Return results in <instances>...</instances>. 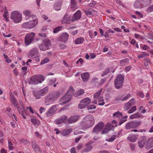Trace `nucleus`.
<instances>
[{
    "label": "nucleus",
    "mask_w": 153,
    "mask_h": 153,
    "mask_svg": "<svg viewBox=\"0 0 153 153\" xmlns=\"http://www.w3.org/2000/svg\"><path fill=\"white\" fill-rule=\"evenodd\" d=\"M36 34L33 32L28 33L25 37V43L26 45L31 44L33 41Z\"/></svg>",
    "instance_id": "nucleus-9"
},
{
    "label": "nucleus",
    "mask_w": 153,
    "mask_h": 153,
    "mask_svg": "<svg viewBox=\"0 0 153 153\" xmlns=\"http://www.w3.org/2000/svg\"><path fill=\"white\" fill-rule=\"evenodd\" d=\"M60 95L61 94L59 91H54L50 93L45 98V105H49L50 103L56 101Z\"/></svg>",
    "instance_id": "nucleus-2"
},
{
    "label": "nucleus",
    "mask_w": 153,
    "mask_h": 153,
    "mask_svg": "<svg viewBox=\"0 0 153 153\" xmlns=\"http://www.w3.org/2000/svg\"><path fill=\"white\" fill-rule=\"evenodd\" d=\"M131 107V105L128 103V102H127L125 105L124 107V108L125 111H127Z\"/></svg>",
    "instance_id": "nucleus-51"
},
{
    "label": "nucleus",
    "mask_w": 153,
    "mask_h": 153,
    "mask_svg": "<svg viewBox=\"0 0 153 153\" xmlns=\"http://www.w3.org/2000/svg\"><path fill=\"white\" fill-rule=\"evenodd\" d=\"M79 115H73L70 117L67 120V122L69 124H71L76 122L79 118Z\"/></svg>",
    "instance_id": "nucleus-16"
},
{
    "label": "nucleus",
    "mask_w": 153,
    "mask_h": 153,
    "mask_svg": "<svg viewBox=\"0 0 153 153\" xmlns=\"http://www.w3.org/2000/svg\"><path fill=\"white\" fill-rule=\"evenodd\" d=\"M137 135L135 134L130 135L127 138V139L132 142H134L137 139Z\"/></svg>",
    "instance_id": "nucleus-29"
},
{
    "label": "nucleus",
    "mask_w": 153,
    "mask_h": 153,
    "mask_svg": "<svg viewBox=\"0 0 153 153\" xmlns=\"http://www.w3.org/2000/svg\"><path fill=\"white\" fill-rule=\"evenodd\" d=\"M131 94H128L126 95L125 97H123H123H122V101L126 100L131 97Z\"/></svg>",
    "instance_id": "nucleus-56"
},
{
    "label": "nucleus",
    "mask_w": 153,
    "mask_h": 153,
    "mask_svg": "<svg viewBox=\"0 0 153 153\" xmlns=\"http://www.w3.org/2000/svg\"><path fill=\"white\" fill-rule=\"evenodd\" d=\"M4 134L2 131H0V143H2L3 142L4 139L3 137H4Z\"/></svg>",
    "instance_id": "nucleus-52"
},
{
    "label": "nucleus",
    "mask_w": 153,
    "mask_h": 153,
    "mask_svg": "<svg viewBox=\"0 0 153 153\" xmlns=\"http://www.w3.org/2000/svg\"><path fill=\"white\" fill-rule=\"evenodd\" d=\"M141 122L140 121H131L126 123L125 128L126 129H130L131 128L135 129L138 127L141 124Z\"/></svg>",
    "instance_id": "nucleus-6"
},
{
    "label": "nucleus",
    "mask_w": 153,
    "mask_h": 153,
    "mask_svg": "<svg viewBox=\"0 0 153 153\" xmlns=\"http://www.w3.org/2000/svg\"><path fill=\"white\" fill-rule=\"evenodd\" d=\"M124 78L121 74H119L114 81V85L117 89H119L123 86Z\"/></svg>",
    "instance_id": "nucleus-7"
},
{
    "label": "nucleus",
    "mask_w": 153,
    "mask_h": 153,
    "mask_svg": "<svg viewBox=\"0 0 153 153\" xmlns=\"http://www.w3.org/2000/svg\"><path fill=\"white\" fill-rule=\"evenodd\" d=\"M43 42L40 44L39 47L42 51H45L48 49L49 47L51 46V42L49 39L43 40Z\"/></svg>",
    "instance_id": "nucleus-8"
},
{
    "label": "nucleus",
    "mask_w": 153,
    "mask_h": 153,
    "mask_svg": "<svg viewBox=\"0 0 153 153\" xmlns=\"http://www.w3.org/2000/svg\"><path fill=\"white\" fill-rule=\"evenodd\" d=\"M95 120L92 115L89 114L85 116L80 123L84 128L86 129L93 126L94 124Z\"/></svg>",
    "instance_id": "nucleus-1"
},
{
    "label": "nucleus",
    "mask_w": 153,
    "mask_h": 153,
    "mask_svg": "<svg viewBox=\"0 0 153 153\" xmlns=\"http://www.w3.org/2000/svg\"><path fill=\"white\" fill-rule=\"evenodd\" d=\"M44 80V78L43 75H36L31 77L28 82L29 84L36 85L41 83Z\"/></svg>",
    "instance_id": "nucleus-4"
},
{
    "label": "nucleus",
    "mask_w": 153,
    "mask_h": 153,
    "mask_svg": "<svg viewBox=\"0 0 153 153\" xmlns=\"http://www.w3.org/2000/svg\"><path fill=\"white\" fill-rule=\"evenodd\" d=\"M128 103L131 106L132 105H134L135 103V100L134 98H131L128 102Z\"/></svg>",
    "instance_id": "nucleus-57"
},
{
    "label": "nucleus",
    "mask_w": 153,
    "mask_h": 153,
    "mask_svg": "<svg viewBox=\"0 0 153 153\" xmlns=\"http://www.w3.org/2000/svg\"><path fill=\"white\" fill-rule=\"evenodd\" d=\"M128 117L127 116H125L122 117L120 119L119 123V125H121L122 124L126 121V119Z\"/></svg>",
    "instance_id": "nucleus-40"
},
{
    "label": "nucleus",
    "mask_w": 153,
    "mask_h": 153,
    "mask_svg": "<svg viewBox=\"0 0 153 153\" xmlns=\"http://www.w3.org/2000/svg\"><path fill=\"white\" fill-rule=\"evenodd\" d=\"M148 34V38L152 40H153V34L152 33H149Z\"/></svg>",
    "instance_id": "nucleus-64"
},
{
    "label": "nucleus",
    "mask_w": 153,
    "mask_h": 153,
    "mask_svg": "<svg viewBox=\"0 0 153 153\" xmlns=\"http://www.w3.org/2000/svg\"><path fill=\"white\" fill-rule=\"evenodd\" d=\"M91 102V100L88 97L82 99L78 105V107L80 109H82L86 107Z\"/></svg>",
    "instance_id": "nucleus-11"
},
{
    "label": "nucleus",
    "mask_w": 153,
    "mask_h": 153,
    "mask_svg": "<svg viewBox=\"0 0 153 153\" xmlns=\"http://www.w3.org/2000/svg\"><path fill=\"white\" fill-rule=\"evenodd\" d=\"M32 146L36 153H42L40 149L38 146L36 142L32 141L31 142Z\"/></svg>",
    "instance_id": "nucleus-24"
},
{
    "label": "nucleus",
    "mask_w": 153,
    "mask_h": 153,
    "mask_svg": "<svg viewBox=\"0 0 153 153\" xmlns=\"http://www.w3.org/2000/svg\"><path fill=\"white\" fill-rule=\"evenodd\" d=\"M114 127L113 125H111L110 123H107L105 126V127L108 128V129H110V131L111 130L112 128Z\"/></svg>",
    "instance_id": "nucleus-50"
},
{
    "label": "nucleus",
    "mask_w": 153,
    "mask_h": 153,
    "mask_svg": "<svg viewBox=\"0 0 153 153\" xmlns=\"http://www.w3.org/2000/svg\"><path fill=\"white\" fill-rule=\"evenodd\" d=\"M140 0H137L135 1L134 4V7L136 8H140L143 7V6L141 3Z\"/></svg>",
    "instance_id": "nucleus-32"
},
{
    "label": "nucleus",
    "mask_w": 153,
    "mask_h": 153,
    "mask_svg": "<svg viewBox=\"0 0 153 153\" xmlns=\"http://www.w3.org/2000/svg\"><path fill=\"white\" fill-rule=\"evenodd\" d=\"M62 23L69 24L72 22V17L71 16L66 14L65 15L61 20Z\"/></svg>",
    "instance_id": "nucleus-14"
},
{
    "label": "nucleus",
    "mask_w": 153,
    "mask_h": 153,
    "mask_svg": "<svg viewBox=\"0 0 153 153\" xmlns=\"http://www.w3.org/2000/svg\"><path fill=\"white\" fill-rule=\"evenodd\" d=\"M96 108V106L94 105H90L88 106L87 108L88 109H95Z\"/></svg>",
    "instance_id": "nucleus-62"
},
{
    "label": "nucleus",
    "mask_w": 153,
    "mask_h": 153,
    "mask_svg": "<svg viewBox=\"0 0 153 153\" xmlns=\"http://www.w3.org/2000/svg\"><path fill=\"white\" fill-rule=\"evenodd\" d=\"M129 61V59L127 58L123 59L120 61H119V62L121 65H123L126 64L127 63H128Z\"/></svg>",
    "instance_id": "nucleus-42"
},
{
    "label": "nucleus",
    "mask_w": 153,
    "mask_h": 153,
    "mask_svg": "<svg viewBox=\"0 0 153 153\" xmlns=\"http://www.w3.org/2000/svg\"><path fill=\"white\" fill-rule=\"evenodd\" d=\"M62 3L60 1H57L54 4L53 9L56 11H59L61 9Z\"/></svg>",
    "instance_id": "nucleus-25"
},
{
    "label": "nucleus",
    "mask_w": 153,
    "mask_h": 153,
    "mask_svg": "<svg viewBox=\"0 0 153 153\" xmlns=\"http://www.w3.org/2000/svg\"><path fill=\"white\" fill-rule=\"evenodd\" d=\"M67 118L68 117L66 116L63 115L61 116L58 119L56 120L55 121V122L57 124H60L64 122L65 120L67 119Z\"/></svg>",
    "instance_id": "nucleus-23"
},
{
    "label": "nucleus",
    "mask_w": 153,
    "mask_h": 153,
    "mask_svg": "<svg viewBox=\"0 0 153 153\" xmlns=\"http://www.w3.org/2000/svg\"><path fill=\"white\" fill-rule=\"evenodd\" d=\"M146 11L147 13L153 12V5L149 6L146 10Z\"/></svg>",
    "instance_id": "nucleus-43"
},
{
    "label": "nucleus",
    "mask_w": 153,
    "mask_h": 153,
    "mask_svg": "<svg viewBox=\"0 0 153 153\" xmlns=\"http://www.w3.org/2000/svg\"><path fill=\"white\" fill-rule=\"evenodd\" d=\"M113 116L114 118H120L122 116V113L119 111L114 113Z\"/></svg>",
    "instance_id": "nucleus-38"
},
{
    "label": "nucleus",
    "mask_w": 153,
    "mask_h": 153,
    "mask_svg": "<svg viewBox=\"0 0 153 153\" xmlns=\"http://www.w3.org/2000/svg\"><path fill=\"white\" fill-rule=\"evenodd\" d=\"M110 131V129H108L107 128L105 127V128L103 129V131L101 132L102 134H105L108 132Z\"/></svg>",
    "instance_id": "nucleus-61"
},
{
    "label": "nucleus",
    "mask_w": 153,
    "mask_h": 153,
    "mask_svg": "<svg viewBox=\"0 0 153 153\" xmlns=\"http://www.w3.org/2000/svg\"><path fill=\"white\" fill-rule=\"evenodd\" d=\"M81 17V12L78 10L74 14L72 17V22L76 21L79 20Z\"/></svg>",
    "instance_id": "nucleus-15"
},
{
    "label": "nucleus",
    "mask_w": 153,
    "mask_h": 153,
    "mask_svg": "<svg viewBox=\"0 0 153 153\" xmlns=\"http://www.w3.org/2000/svg\"><path fill=\"white\" fill-rule=\"evenodd\" d=\"M49 90V87H46L45 88L39 90L42 96L45 95L48 92Z\"/></svg>",
    "instance_id": "nucleus-34"
},
{
    "label": "nucleus",
    "mask_w": 153,
    "mask_h": 153,
    "mask_svg": "<svg viewBox=\"0 0 153 153\" xmlns=\"http://www.w3.org/2000/svg\"><path fill=\"white\" fill-rule=\"evenodd\" d=\"M102 88L94 94V100L92 102V103L95 104H97V100L98 98L99 97V96L102 92Z\"/></svg>",
    "instance_id": "nucleus-20"
},
{
    "label": "nucleus",
    "mask_w": 153,
    "mask_h": 153,
    "mask_svg": "<svg viewBox=\"0 0 153 153\" xmlns=\"http://www.w3.org/2000/svg\"><path fill=\"white\" fill-rule=\"evenodd\" d=\"M146 139V136H141L139 140L138 143V146L140 148H143L145 146V142Z\"/></svg>",
    "instance_id": "nucleus-17"
},
{
    "label": "nucleus",
    "mask_w": 153,
    "mask_h": 153,
    "mask_svg": "<svg viewBox=\"0 0 153 153\" xmlns=\"http://www.w3.org/2000/svg\"><path fill=\"white\" fill-rule=\"evenodd\" d=\"M38 53V51L36 48H33L30 50L27 56L28 58H32Z\"/></svg>",
    "instance_id": "nucleus-22"
},
{
    "label": "nucleus",
    "mask_w": 153,
    "mask_h": 153,
    "mask_svg": "<svg viewBox=\"0 0 153 153\" xmlns=\"http://www.w3.org/2000/svg\"><path fill=\"white\" fill-rule=\"evenodd\" d=\"M20 142L22 143H24L25 144H28L30 143V142L27 140L24 139H22L20 140Z\"/></svg>",
    "instance_id": "nucleus-63"
},
{
    "label": "nucleus",
    "mask_w": 153,
    "mask_h": 153,
    "mask_svg": "<svg viewBox=\"0 0 153 153\" xmlns=\"http://www.w3.org/2000/svg\"><path fill=\"white\" fill-rule=\"evenodd\" d=\"M30 18L33 19L29 22L23 23L22 25L23 28L31 29L35 27L38 23V19L35 15H32L30 16Z\"/></svg>",
    "instance_id": "nucleus-3"
},
{
    "label": "nucleus",
    "mask_w": 153,
    "mask_h": 153,
    "mask_svg": "<svg viewBox=\"0 0 153 153\" xmlns=\"http://www.w3.org/2000/svg\"><path fill=\"white\" fill-rule=\"evenodd\" d=\"M71 100L70 97L68 96L66 94L60 98L59 101V103L61 105H63L68 102Z\"/></svg>",
    "instance_id": "nucleus-13"
},
{
    "label": "nucleus",
    "mask_w": 153,
    "mask_h": 153,
    "mask_svg": "<svg viewBox=\"0 0 153 153\" xmlns=\"http://www.w3.org/2000/svg\"><path fill=\"white\" fill-rule=\"evenodd\" d=\"M92 148V146L91 145H89L87 146L86 148L84 149L82 151V153L84 152H89Z\"/></svg>",
    "instance_id": "nucleus-41"
},
{
    "label": "nucleus",
    "mask_w": 153,
    "mask_h": 153,
    "mask_svg": "<svg viewBox=\"0 0 153 153\" xmlns=\"http://www.w3.org/2000/svg\"><path fill=\"white\" fill-rule=\"evenodd\" d=\"M117 135H112L110 138L107 139L106 140V141L108 142H111L113 141L115 139Z\"/></svg>",
    "instance_id": "nucleus-44"
},
{
    "label": "nucleus",
    "mask_w": 153,
    "mask_h": 153,
    "mask_svg": "<svg viewBox=\"0 0 153 153\" xmlns=\"http://www.w3.org/2000/svg\"><path fill=\"white\" fill-rule=\"evenodd\" d=\"M58 106V105L57 104L53 105L52 106L46 113V114L47 117L48 118H50L52 115H54L57 110V107Z\"/></svg>",
    "instance_id": "nucleus-10"
},
{
    "label": "nucleus",
    "mask_w": 153,
    "mask_h": 153,
    "mask_svg": "<svg viewBox=\"0 0 153 153\" xmlns=\"http://www.w3.org/2000/svg\"><path fill=\"white\" fill-rule=\"evenodd\" d=\"M72 128L65 129L61 131V135L63 136H66L69 134L72 131Z\"/></svg>",
    "instance_id": "nucleus-31"
},
{
    "label": "nucleus",
    "mask_w": 153,
    "mask_h": 153,
    "mask_svg": "<svg viewBox=\"0 0 153 153\" xmlns=\"http://www.w3.org/2000/svg\"><path fill=\"white\" fill-rule=\"evenodd\" d=\"M84 13L89 17L93 16V14L95 10L92 9H89L87 11L83 10Z\"/></svg>",
    "instance_id": "nucleus-30"
},
{
    "label": "nucleus",
    "mask_w": 153,
    "mask_h": 153,
    "mask_svg": "<svg viewBox=\"0 0 153 153\" xmlns=\"http://www.w3.org/2000/svg\"><path fill=\"white\" fill-rule=\"evenodd\" d=\"M22 14L20 12L15 10L11 12L10 18L14 23H18L22 21Z\"/></svg>",
    "instance_id": "nucleus-5"
},
{
    "label": "nucleus",
    "mask_w": 153,
    "mask_h": 153,
    "mask_svg": "<svg viewBox=\"0 0 153 153\" xmlns=\"http://www.w3.org/2000/svg\"><path fill=\"white\" fill-rule=\"evenodd\" d=\"M81 77L84 82L88 81L90 78V75L88 72H85L81 74Z\"/></svg>",
    "instance_id": "nucleus-26"
},
{
    "label": "nucleus",
    "mask_w": 153,
    "mask_h": 153,
    "mask_svg": "<svg viewBox=\"0 0 153 153\" xmlns=\"http://www.w3.org/2000/svg\"><path fill=\"white\" fill-rule=\"evenodd\" d=\"M74 93V91L73 88L72 87H70L69 89L67 92V93L66 94L68 96H70V97L71 98V96Z\"/></svg>",
    "instance_id": "nucleus-37"
},
{
    "label": "nucleus",
    "mask_w": 153,
    "mask_h": 153,
    "mask_svg": "<svg viewBox=\"0 0 153 153\" xmlns=\"http://www.w3.org/2000/svg\"><path fill=\"white\" fill-rule=\"evenodd\" d=\"M104 124L102 122H100L98 123L94 128L92 131V133L97 134L103 128Z\"/></svg>",
    "instance_id": "nucleus-12"
},
{
    "label": "nucleus",
    "mask_w": 153,
    "mask_h": 153,
    "mask_svg": "<svg viewBox=\"0 0 153 153\" xmlns=\"http://www.w3.org/2000/svg\"><path fill=\"white\" fill-rule=\"evenodd\" d=\"M153 147V137L148 138L146 142V149H149Z\"/></svg>",
    "instance_id": "nucleus-21"
},
{
    "label": "nucleus",
    "mask_w": 153,
    "mask_h": 153,
    "mask_svg": "<svg viewBox=\"0 0 153 153\" xmlns=\"http://www.w3.org/2000/svg\"><path fill=\"white\" fill-rule=\"evenodd\" d=\"M123 96L122 95H119L117 96L115 99V100L116 101H122V97Z\"/></svg>",
    "instance_id": "nucleus-53"
},
{
    "label": "nucleus",
    "mask_w": 153,
    "mask_h": 153,
    "mask_svg": "<svg viewBox=\"0 0 153 153\" xmlns=\"http://www.w3.org/2000/svg\"><path fill=\"white\" fill-rule=\"evenodd\" d=\"M31 12L29 10H25L24 11L23 13V14L26 16H30Z\"/></svg>",
    "instance_id": "nucleus-54"
},
{
    "label": "nucleus",
    "mask_w": 153,
    "mask_h": 153,
    "mask_svg": "<svg viewBox=\"0 0 153 153\" xmlns=\"http://www.w3.org/2000/svg\"><path fill=\"white\" fill-rule=\"evenodd\" d=\"M149 54L145 52H141L140 55H138L137 57L138 59L145 58L146 56H149Z\"/></svg>",
    "instance_id": "nucleus-36"
},
{
    "label": "nucleus",
    "mask_w": 153,
    "mask_h": 153,
    "mask_svg": "<svg viewBox=\"0 0 153 153\" xmlns=\"http://www.w3.org/2000/svg\"><path fill=\"white\" fill-rule=\"evenodd\" d=\"M84 39L82 37L77 38L74 41V43L76 45L82 44L83 43Z\"/></svg>",
    "instance_id": "nucleus-35"
},
{
    "label": "nucleus",
    "mask_w": 153,
    "mask_h": 153,
    "mask_svg": "<svg viewBox=\"0 0 153 153\" xmlns=\"http://www.w3.org/2000/svg\"><path fill=\"white\" fill-rule=\"evenodd\" d=\"M110 71V69L109 68H107L101 74L102 76H104L107 74L109 73Z\"/></svg>",
    "instance_id": "nucleus-48"
},
{
    "label": "nucleus",
    "mask_w": 153,
    "mask_h": 153,
    "mask_svg": "<svg viewBox=\"0 0 153 153\" xmlns=\"http://www.w3.org/2000/svg\"><path fill=\"white\" fill-rule=\"evenodd\" d=\"M71 8L73 11H75L78 8L77 4L75 0H71Z\"/></svg>",
    "instance_id": "nucleus-28"
},
{
    "label": "nucleus",
    "mask_w": 153,
    "mask_h": 153,
    "mask_svg": "<svg viewBox=\"0 0 153 153\" xmlns=\"http://www.w3.org/2000/svg\"><path fill=\"white\" fill-rule=\"evenodd\" d=\"M49 61V59L48 57L45 58L42 60L40 63L41 65H42L48 62Z\"/></svg>",
    "instance_id": "nucleus-46"
},
{
    "label": "nucleus",
    "mask_w": 153,
    "mask_h": 153,
    "mask_svg": "<svg viewBox=\"0 0 153 153\" xmlns=\"http://www.w3.org/2000/svg\"><path fill=\"white\" fill-rule=\"evenodd\" d=\"M141 3L143 7H146L150 5L152 3V0H140Z\"/></svg>",
    "instance_id": "nucleus-33"
},
{
    "label": "nucleus",
    "mask_w": 153,
    "mask_h": 153,
    "mask_svg": "<svg viewBox=\"0 0 153 153\" xmlns=\"http://www.w3.org/2000/svg\"><path fill=\"white\" fill-rule=\"evenodd\" d=\"M140 115L139 113L137 112L134 114L131 115L129 117V118L131 119H133L140 117Z\"/></svg>",
    "instance_id": "nucleus-39"
},
{
    "label": "nucleus",
    "mask_w": 153,
    "mask_h": 153,
    "mask_svg": "<svg viewBox=\"0 0 153 153\" xmlns=\"http://www.w3.org/2000/svg\"><path fill=\"white\" fill-rule=\"evenodd\" d=\"M68 38V34L66 32H65L61 34L59 39L61 42L65 43L67 41Z\"/></svg>",
    "instance_id": "nucleus-18"
},
{
    "label": "nucleus",
    "mask_w": 153,
    "mask_h": 153,
    "mask_svg": "<svg viewBox=\"0 0 153 153\" xmlns=\"http://www.w3.org/2000/svg\"><path fill=\"white\" fill-rule=\"evenodd\" d=\"M62 28L61 26H58L56 27L53 30V32L54 33H56L59 31Z\"/></svg>",
    "instance_id": "nucleus-55"
},
{
    "label": "nucleus",
    "mask_w": 153,
    "mask_h": 153,
    "mask_svg": "<svg viewBox=\"0 0 153 153\" xmlns=\"http://www.w3.org/2000/svg\"><path fill=\"white\" fill-rule=\"evenodd\" d=\"M99 105H103L105 104L104 100L102 97H100L99 98Z\"/></svg>",
    "instance_id": "nucleus-47"
},
{
    "label": "nucleus",
    "mask_w": 153,
    "mask_h": 153,
    "mask_svg": "<svg viewBox=\"0 0 153 153\" xmlns=\"http://www.w3.org/2000/svg\"><path fill=\"white\" fill-rule=\"evenodd\" d=\"M137 109L136 106L132 107L127 112L128 114H131L135 111Z\"/></svg>",
    "instance_id": "nucleus-45"
},
{
    "label": "nucleus",
    "mask_w": 153,
    "mask_h": 153,
    "mask_svg": "<svg viewBox=\"0 0 153 153\" xmlns=\"http://www.w3.org/2000/svg\"><path fill=\"white\" fill-rule=\"evenodd\" d=\"M84 90L83 89H80L76 92V95L75 96H79L81 95L84 93Z\"/></svg>",
    "instance_id": "nucleus-49"
},
{
    "label": "nucleus",
    "mask_w": 153,
    "mask_h": 153,
    "mask_svg": "<svg viewBox=\"0 0 153 153\" xmlns=\"http://www.w3.org/2000/svg\"><path fill=\"white\" fill-rule=\"evenodd\" d=\"M8 145L9 148L10 150H12L13 149V144L11 141L8 140Z\"/></svg>",
    "instance_id": "nucleus-60"
},
{
    "label": "nucleus",
    "mask_w": 153,
    "mask_h": 153,
    "mask_svg": "<svg viewBox=\"0 0 153 153\" xmlns=\"http://www.w3.org/2000/svg\"><path fill=\"white\" fill-rule=\"evenodd\" d=\"M10 102L14 106H16V105H18L19 104L17 100H16L14 96L12 94L11 92L10 93Z\"/></svg>",
    "instance_id": "nucleus-19"
},
{
    "label": "nucleus",
    "mask_w": 153,
    "mask_h": 153,
    "mask_svg": "<svg viewBox=\"0 0 153 153\" xmlns=\"http://www.w3.org/2000/svg\"><path fill=\"white\" fill-rule=\"evenodd\" d=\"M8 13L7 11H5V12L4 13L3 16L4 18L5 19L6 21H8Z\"/></svg>",
    "instance_id": "nucleus-59"
},
{
    "label": "nucleus",
    "mask_w": 153,
    "mask_h": 153,
    "mask_svg": "<svg viewBox=\"0 0 153 153\" xmlns=\"http://www.w3.org/2000/svg\"><path fill=\"white\" fill-rule=\"evenodd\" d=\"M33 95L35 97V98L36 99H40L42 96L41 93L40 91H33Z\"/></svg>",
    "instance_id": "nucleus-27"
},
{
    "label": "nucleus",
    "mask_w": 153,
    "mask_h": 153,
    "mask_svg": "<svg viewBox=\"0 0 153 153\" xmlns=\"http://www.w3.org/2000/svg\"><path fill=\"white\" fill-rule=\"evenodd\" d=\"M4 56L6 62L7 63H10L11 62V60L9 58L8 56L6 55L5 54H4Z\"/></svg>",
    "instance_id": "nucleus-58"
}]
</instances>
